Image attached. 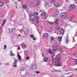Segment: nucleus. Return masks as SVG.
Returning a JSON list of instances; mask_svg holds the SVG:
<instances>
[{"label":"nucleus","mask_w":77,"mask_h":77,"mask_svg":"<svg viewBox=\"0 0 77 77\" xmlns=\"http://www.w3.org/2000/svg\"><path fill=\"white\" fill-rule=\"evenodd\" d=\"M51 40H52V41H53V40L54 39V37H51Z\"/></svg>","instance_id":"nucleus-37"},{"label":"nucleus","mask_w":77,"mask_h":77,"mask_svg":"<svg viewBox=\"0 0 77 77\" xmlns=\"http://www.w3.org/2000/svg\"><path fill=\"white\" fill-rule=\"evenodd\" d=\"M18 61L17 59H14V62L13 63V67H17V63Z\"/></svg>","instance_id":"nucleus-5"},{"label":"nucleus","mask_w":77,"mask_h":77,"mask_svg":"<svg viewBox=\"0 0 77 77\" xmlns=\"http://www.w3.org/2000/svg\"><path fill=\"white\" fill-rule=\"evenodd\" d=\"M2 28L0 27V28L1 29Z\"/></svg>","instance_id":"nucleus-51"},{"label":"nucleus","mask_w":77,"mask_h":77,"mask_svg":"<svg viewBox=\"0 0 77 77\" xmlns=\"http://www.w3.org/2000/svg\"><path fill=\"white\" fill-rule=\"evenodd\" d=\"M55 30H59L60 29V27L57 26L55 27Z\"/></svg>","instance_id":"nucleus-22"},{"label":"nucleus","mask_w":77,"mask_h":77,"mask_svg":"<svg viewBox=\"0 0 77 77\" xmlns=\"http://www.w3.org/2000/svg\"><path fill=\"white\" fill-rule=\"evenodd\" d=\"M4 50H6V45H5L4 47Z\"/></svg>","instance_id":"nucleus-36"},{"label":"nucleus","mask_w":77,"mask_h":77,"mask_svg":"<svg viewBox=\"0 0 77 77\" xmlns=\"http://www.w3.org/2000/svg\"><path fill=\"white\" fill-rule=\"evenodd\" d=\"M67 14L65 12L62 13L61 14L60 17L61 18L63 19H65L67 17Z\"/></svg>","instance_id":"nucleus-2"},{"label":"nucleus","mask_w":77,"mask_h":77,"mask_svg":"<svg viewBox=\"0 0 77 77\" xmlns=\"http://www.w3.org/2000/svg\"><path fill=\"white\" fill-rule=\"evenodd\" d=\"M59 51H60L61 53H62V52H63V50H62V49L61 48H60L59 49Z\"/></svg>","instance_id":"nucleus-29"},{"label":"nucleus","mask_w":77,"mask_h":77,"mask_svg":"<svg viewBox=\"0 0 77 77\" xmlns=\"http://www.w3.org/2000/svg\"><path fill=\"white\" fill-rule=\"evenodd\" d=\"M26 60H29V57H27L26 58Z\"/></svg>","instance_id":"nucleus-40"},{"label":"nucleus","mask_w":77,"mask_h":77,"mask_svg":"<svg viewBox=\"0 0 77 77\" xmlns=\"http://www.w3.org/2000/svg\"><path fill=\"white\" fill-rule=\"evenodd\" d=\"M56 15L55 16V17H56L57 15H58L59 14V11L57 9H56Z\"/></svg>","instance_id":"nucleus-16"},{"label":"nucleus","mask_w":77,"mask_h":77,"mask_svg":"<svg viewBox=\"0 0 77 77\" xmlns=\"http://www.w3.org/2000/svg\"><path fill=\"white\" fill-rule=\"evenodd\" d=\"M75 65L77 64V60L75 59Z\"/></svg>","instance_id":"nucleus-38"},{"label":"nucleus","mask_w":77,"mask_h":77,"mask_svg":"<svg viewBox=\"0 0 77 77\" xmlns=\"http://www.w3.org/2000/svg\"><path fill=\"white\" fill-rule=\"evenodd\" d=\"M4 5V2H0V6H3V5Z\"/></svg>","instance_id":"nucleus-27"},{"label":"nucleus","mask_w":77,"mask_h":77,"mask_svg":"<svg viewBox=\"0 0 77 77\" xmlns=\"http://www.w3.org/2000/svg\"><path fill=\"white\" fill-rule=\"evenodd\" d=\"M57 59L56 58L53 57L52 58V61L53 63V65L54 64V63L57 61Z\"/></svg>","instance_id":"nucleus-7"},{"label":"nucleus","mask_w":77,"mask_h":77,"mask_svg":"<svg viewBox=\"0 0 77 77\" xmlns=\"http://www.w3.org/2000/svg\"><path fill=\"white\" fill-rule=\"evenodd\" d=\"M48 4H49V3H48V2H46V4H45V6H46L48 5Z\"/></svg>","instance_id":"nucleus-41"},{"label":"nucleus","mask_w":77,"mask_h":77,"mask_svg":"<svg viewBox=\"0 0 77 77\" xmlns=\"http://www.w3.org/2000/svg\"><path fill=\"white\" fill-rule=\"evenodd\" d=\"M48 16V14H46L45 16L44 17V19H47V18Z\"/></svg>","instance_id":"nucleus-33"},{"label":"nucleus","mask_w":77,"mask_h":77,"mask_svg":"<svg viewBox=\"0 0 77 77\" xmlns=\"http://www.w3.org/2000/svg\"><path fill=\"white\" fill-rule=\"evenodd\" d=\"M18 50H20V47H18Z\"/></svg>","instance_id":"nucleus-44"},{"label":"nucleus","mask_w":77,"mask_h":77,"mask_svg":"<svg viewBox=\"0 0 77 77\" xmlns=\"http://www.w3.org/2000/svg\"><path fill=\"white\" fill-rule=\"evenodd\" d=\"M22 45L23 46L22 47L23 48H26V45L24 44H23Z\"/></svg>","instance_id":"nucleus-25"},{"label":"nucleus","mask_w":77,"mask_h":77,"mask_svg":"<svg viewBox=\"0 0 77 77\" xmlns=\"http://www.w3.org/2000/svg\"><path fill=\"white\" fill-rule=\"evenodd\" d=\"M18 1H20V0H18Z\"/></svg>","instance_id":"nucleus-48"},{"label":"nucleus","mask_w":77,"mask_h":77,"mask_svg":"<svg viewBox=\"0 0 77 77\" xmlns=\"http://www.w3.org/2000/svg\"><path fill=\"white\" fill-rule=\"evenodd\" d=\"M54 57V56H52V57Z\"/></svg>","instance_id":"nucleus-52"},{"label":"nucleus","mask_w":77,"mask_h":77,"mask_svg":"<svg viewBox=\"0 0 77 77\" xmlns=\"http://www.w3.org/2000/svg\"><path fill=\"white\" fill-rule=\"evenodd\" d=\"M15 5H16V7H17V2H15Z\"/></svg>","instance_id":"nucleus-39"},{"label":"nucleus","mask_w":77,"mask_h":77,"mask_svg":"<svg viewBox=\"0 0 77 77\" xmlns=\"http://www.w3.org/2000/svg\"><path fill=\"white\" fill-rule=\"evenodd\" d=\"M42 56V57H44V54H43Z\"/></svg>","instance_id":"nucleus-46"},{"label":"nucleus","mask_w":77,"mask_h":77,"mask_svg":"<svg viewBox=\"0 0 77 77\" xmlns=\"http://www.w3.org/2000/svg\"><path fill=\"white\" fill-rule=\"evenodd\" d=\"M58 41L60 42V43H61V41H62V37H58Z\"/></svg>","instance_id":"nucleus-19"},{"label":"nucleus","mask_w":77,"mask_h":77,"mask_svg":"<svg viewBox=\"0 0 77 77\" xmlns=\"http://www.w3.org/2000/svg\"><path fill=\"white\" fill-rule=\"evenodd\" d=\"M54 23L56 25H59V22H58V19H56L55 20Z\"/></svg>","instance_id":"nucleus-15"},{"label":"nucleus","mask_w":77,"mask_h":77,"mask_svg":"<svg viewBox=\"0 0 77 77\" xmlns=\"http://www.w3.org/2000/svg\"><path fill=\"white\" fill-rule=\"evenodd\" d=\"M61 54H59L57 56V59L58 60H59L61 59Z\"/></svg>","instance_id":"nucleus-6"},{"label":"nucleus","mask_w":77,"mask_h":77,"mask_svg":"<svg viewBox=\"0 0 77 77\" xmlns=\"http://www.w3.org/2000/svg\"><path fill=\"white\" fill-rule=\"evenodd\" d=\"M10 56H15V54H14V53L12 52V51H11L10 53Z\"/></svg>","instance_id":"nucleus-20"},{"label":"nucleus","mask_w":77,"mask_h":77,"mask_svg":"<svg viewBox=\"0 0 77 77\" xmlns=\"http://www.w3.org/2000/svg\"><path fill=\"white\" fill-rule=\"evenodd\" d=\"M75 7V5H72L70 6L69 9V10H72Z\"/></svg>","instance_id":"nucleus-10"},{"label":"nucleus","mask_w":77,"mask_h":77,"mask_svg":"<svg viewBox=\"0 0 77 77\" xmlns=\"http://www.w3.org/2000/svg\"><path fill=\"white\" fill-rule=\"evenodd\" d=\"M46 15V14L44 12H43L42 13V15Z\"/></svg>","instance_id":"nucleus-32"},{"label":"nucleus","mask_w":77,"mask_h":77,"mask_svg":"<svg viewBox=\"0 0 77 77\" xmlns=\"http://www.w3.org/2000/svg\"><path fill=\"white\" fill-rule=\"evenodd\" d=\"M15 31V30L14 29H9V32L10 33L14 32Z\"/></svg>","instance_id":"nucleus-12"},{"label":"nucleus","mask_w":77,"mask_h":77,"mask_svg":"<svg viewBox=\"0 0 77 77\" xmlns=\"http://www.w3.org/2000/svg\"><path fill=\"white\" fill-rule=\"evenodd\" d=\"M22 8H23V9H26L27 8V5H23Z\"/></svg>","instance_id":"nucleus-17"},{"label":"nucleus","mask_w":77,"mask_h":77,"mask_svg":"<svg viewBox=\"0 0 77 77\" xmlns=\"http://www.w3.org/2000/svg\"><path fill=\"white\" fill-rule=\"evenodd\" d=\"M75 42V40H74L73 39L72 42Z\"/></svg>","instance_id":"nucleus-45"},{"label":"nucleus","mask_w":77,"mask_h":77,"mask_svg":"<svg viewBox=\"0 0 77 77\" xmlns=\"http://www.w3.org/2000/svg\"><path fill=\"white\" fill-rule=\"evenodd\" d=\"M48 36V34L47 33H45L43 34V37L44 38H47Z\"/></svg>","instance_id":"nucleus-11"},{"label":"nucleus","mask_w":77,"mask_h":77,"mask_svg":"<svg viewBox=\"0 0 77 77\" xmlns=\"http://www.w3.org/2000/svg\"><path fill=\"white\" fill-rule=\"evenodd\" d=\"M29 33V31L28 30H27L25 32H24V33L25 35H27Z\"/></svg>","instance_id":"nucleus-28"},{"label":"nucleus","mask_w":77,"mask_h":77,"mask_svg":"<svg viewBox=\"0 0 77 77\" xmlns=\"http://www.w3.org/2000/svg\"><path fill=\"white\" fill-rule=\"evenodd\" d=\"M39 2H37V3L35 5V6H38L39 5Z\"/></svg>","instance_id":"nucleus-30"},{"label":"nucleus","mask_w":77,"mask_h":77,"mask_svg":"<svg viewBox=\"0 0 77 77\" xmlns=\"http://www.w3.org/2000/svg\"><path fill=\"white\" fill-rule=\"evenodd\" d=\"M76 71H77V69H76Z\"/></svg>","instance_id":"nucleus-49"},{"label":"nucleus","mask_w":77,"mask_h":77,"mask_svg":"<svg viewBox=\"0 0 77 77\" xmlns=\"http://www.w3.org/2000/svg\"><path fill=\"white\" fill-rule=\"evenodd\" d=\"M53 5L54 6V7H55V8H58V7H60V6H61V5H60V4L57 3V2H55L54 3V4Z\"/></svg>","instance_id":"nucleus-4"},{"label":"nucleus","mask_w":77,"mask_h":77,"mask_svg":"<svg viewBox=\"0 0 77 77\" xmlns=\"http://www.w3.org/2000/svg\"><path fill=\"white\" fill-rule=\"evenodd\" d=\"M57 50V48L56 46H54L52 51H56Z\"/></svg>","instance_id":"nucleus-14"},{"label":"nucleus","mask_w":77,"mask_h":77,"mask_svg":"<svg viewBox=\"0 0 77 77\" xmlns=\"http://www.w3.org/2000/svg\"><path fill=\"white\" fill-rule=\"evenodd\" d=\"M18 60H19L20 62H21V56L20 55H18Z\"/></svg>","instance_id":"nucleus-23"},{"label":"nucleus","mask_w":77,"mask_h":77,"mask_svg":"<svg viewBox=\"0 0 77 77\" xmlns=\"http://www.w3.org/2000/svg\"><path fill=\"white\" fill-rule=\"evenodd\" d=\"M64 30L63 29H62L60 31L61 34H63V33H64Z\"/></svg>","instance_id":"nucleus-24"},{"label":"nucleus","mask_w":77,"mask_h":77,"mask_svg":"<svg viewBox=\"0 0 77 77\" xmlns=\"http://www.w3.org/2000/svg\"><path fill=\"white\" fill-rule=\"evenodd\" d=\"M69 38H66V43H68V42H69Z\"/></svg>","instance_id":"nucleus-31"},{"label":"nucleus","mask_w":77,"mask_h":77,"mask_svg":"<svg viewBox=\"0 0 77 77\" xmlns=\"http://www.w3.org/2000/svg\"><path fill=\"white\" fill-rule=\"evenodd\" d=\"M54 1H55V0H51V3H53V2H54Z\"/></svg>","instance_id":"nucleus-42"},{"label":"nucleus","mask_w":77,"mask_h":77,"mask_svg":"<svg viewBox=\"0 0 77 77\" xmlns=\"http://www.w3.org/2000/svg\"><path fill=\"white\" fill-rule=\"evenodd\" d=\"M31 38H32V39L34 40V41H35L36 40V38L35 37V35L33 34H31L30 35Z\"/></svg>","instance_id":"nucleus-13"},{"label":"nucleus","mask_w":77,"mask_h":77,"mask_svg":"<svg viewBox=\"0 0 77 77\" xmlns=\"http://www.w3.org/2000/svg\"><path fill=\"white\" fill-rule=\"evenodd\" d=\"M47 52L48 53H49V54H53V52L52 51H51V50L50 49H48V50L47 51Z\"/></svg>","instance_id":"nucleus-9"},{"label":"nucleus","mask_w":77,"mask_h":77,"mask_svg":"<svg viewBox=\"0 0 77 77\" xmlns=\"http://www.w3.org/2000/svg\"><path fill=\"white\" fill-rule=\"evenodd\" d=\"M48 23H49L50 24H51V25H52L54 24V23L53 22H49Z\"/></svg>","instance_id":"nucleus-35"},{"label":"nucleus","mask_w":77,"mask_h":77,"mask_svg":"<svg viewBox=\"0 0 77 77\" xmlns=\"http://www.w3.org/2000/svg\"><path fill=\"white\" fill-rule=\"evenodd\" d=\"M37 67V64H34L31 67L32 69H35Z\"/></svg>","instance_id":"nucleus-8"},{"label":"nucleus","mask_w":77,"mask_h":77,"mask_svg":"<svg viewBox=\"0 0 77 77\" xmlns=\"http://www.w3.org/2000/svg\"><path fill=\"white\" fill-rule=\"evenodd\" d=\"M69 0H66V1H68Z\"/></svg>","instance_id":"nucleus-47"},{"label":"nucleus","mask_w":77,"mask_h":77,"mask_svg":"<svg viewBox=\"0 0 77 77\" xmlns=\"http://www.w3.org/2000/svg\"><path fill=\"white\" fill-rule=\"evenodd\" d=\"M53 65L55 66H60L61 65V63L60 61H57Z\"/></svg>","instance_id":"nucleus-3"},{"label":"nucleus","mask_w":77,"mask_h":77,"mask_svg":"<svg viewBox=\"0 0 77 77\" xmlns=\"http://www.w3.org/2000/svg\"><path fill=\"white\" fill-rule=\"evenodd\" d=\"M36 72L37 74L40 73L39 72H38V71Z\"/></svg>","instance_id":"nucleus-43"},{"label":"nucleus","mask_w":77,"mask_h":77,"mask_svg":"<svg viewBox=\"0 0 77 77\" xmlns=\"http://www.w3.org/2000/svg\"><path fill=\"white\" fill-rule=\"evenodd\" d=\"M38 15V13H34L33 14H29V19L32 21H36L37 23H39V17L36 16Z\"/></svg>","instance_id":"nucleus-1"},{"label":"nucleus","mask_w":77,"mask_h":77,"mask_svg":"<svg viewBox=\"0 0 77 77\" xmlns=\"http://www.w3.org/2000/svg\"><path fill=\"white\" fill-rule=\"evenodd\" d=\"M43 60L44 62H47L48 60V59L46 57H45L43 58Z\"/></svg>","instance_id":"nucleus-18"},{"label":"nucleus","mask_w":77,"mask_h":77,"mask_svg":"<svg viewBox=\"0 0 77 77\" xmlns=\"http://www.w3.org/2000/svg\"><path fill=\"white\" fill-rule=\"evenodd\" d=\"M25 70H26V68H22L20 69V71H25Z\"/></svg>","instance_id":"nucleus-21"},{"label":"nucleus","mask_w":77,"mask_h":77,"mask_svg":"<svg viewBox=\"0 0 77 77\" xmlns=\"http://www.w3.org/2000/svg\"><path fill=\"white\" fill-rule=\"evenodd\" d=\"M74 17H75V16L74 15L72 16L71 17V18H70L69 20H72V19H73V18H74Z\"/></svg>","instance_id":"nucleus-26"},{"label":"nucleus","mask_w":77,"mask_h":77,"mask_svg":"<svg viewBox=\"0 0 77 77\" xmlns=\"http://www.w3.org/2000/svg\"><path fill=\"white\" fill-rule=\"evenodd\" d=\"M0 64H1V63H0Z\"/></svg>","instance_id":"nucleus-50"},{"label":"nucleus","mask_w":77,"mask_h":77,"mask_svg":"<svg viewBox=\"0 0 77 77\" xmlns=\"http://www.w3.org/2000/svg\"><path fill=\"white\" fill-rule=\"evenodd\" d=\"M5 21H6L5 20L4 21L3 24L2 25V26H4V24H5Z\"/></svg>","instance_id":"nucleus-34"}]
</instances>
